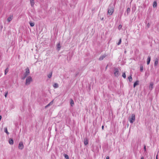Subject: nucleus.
Masks as SVG:
<instances>
[{
	"label": "nucleus",
	"mask_w": 159,
	"mask_h": 159,
	"mask_svg": "<svg viewBox=\"0 0 159 159\" xmlns=\"http://www.w3.org/2000/svg\"><path fill=\"white\" fill-rule=\"evenodd\" d=\"M7 94H8V92L7 91V92H6V93H5V96L6 98L7 97Z\"/></svg>",
	"instance_id": "nucleus-32"
},
{
	"label": "nucleus",
	"mask_w": 159,
	"mask_h": 159,
	"mask_svg": "<svg viewBox=\"0 0 159 159\" xmlns=\"http://www.w3.org/2000/svg\"><path fill=\"white\" fill-rule=\"evenodd\" d=\"M121 39H119V41L118 43H117V45H119L121 43Z\"/></svg>",
	"instance_id": "nucleus-28"
},
{
	"label": "nucleus",
	"mask_w": 159,
	"mask_h": 159,
	"mask_svg": "<svg viewBox=\"0 0 159 159\" xmlns=\"http://www.w3.org/2000/svg\"><path fill=\"white\" fill-rule=\"evenodd\" d=\"M107 56L106 54H104L103 55H101L99 58V60L102 61L103 59Z\"/></svg>",
	"instance_id": "nucleus-7"
},
{
	"label": "nucleus",
	"mask_w": 159,
	"mask_h": 159,
	"mask_svg": "<svg viewBox=\"0 0 159 159\" xmlns=\"http://www.w3.org/2000/svg\"><path fill=\"white\" fill-rule=\"evenodd\" d=\"M122 76L124 78H126V75L125 73H123Z\"/></svg>",
	"instance_id": "nucleus-30"
},
{
	"label": "nucleus",
	"mask_w": 159,
	"mask_h": 159,
	"mask_svg": "<svg viewBox=\"0 0 159 159\" xmlns=\"http://www.w3.org/2000/svg\"><path fill=\"white\" fill-rule=\"evenodd\" d=\"M130 8H128L127 9V10H126V12H127V15H126L127 16L128 15V14L129 13V12H130ZM125 15H126V13H125Z\"/></svg>",
	"instance_id": "nucleus-13"
},
{
	"label": "nucleus",
	"mask_w": 159,
	"mask_h": 159,
	"mask_svg": "<svg viewBox=\"0 0 159 159\" xmlns=\"http://www.w3.org/2000/svg\"><path fill=\"white\" fill-rule=\"evenodd\" d=\"M29 24H30V26H31V27H33L34 25V22H29Z\"/></svg>",
	"instance_id": "nucleus-22"
},
{
	"label": "nucleus",
	"mask_w": 159,
	"mask_h": 159,
	"mask_svg": "<svg viewBox=\"0 0 159 159\" xmlns=\"http://www.w3.org/2000/svg\"><path fill=\"white\" fill-rule=\"evenodd\" d=\"M9 143L11 145H12L13 144V141L12 139H10L9 140Z\"/></svg>",
	"instance_id": "nucleus-14"
},
{
	"label": "nucleus",
	"mask_w": 159,
	"mask_h": 159,
	"mask_svg": "<svg viewBox=\"0 0 159 159\" xmlns=\"http://www.w3.org/2000/svg\"><path fill=\"white\" fill-rule=\"evenodd\" d=\"M114 6L112 4H110L108 9V14L110 15H112L114 11Z\"/></svg>",
	"instance_id": "nucleus-1"
},
{
	"label": "nucleus",
	"mask_w": 159,
	"mask_h": 159,
	"mask_svg": "<svg viewBox=\"0 0 159 159\" xmlns=\"http://www.w3.org/2000/svg\"><path fill=\"white\" fill-rule=\"evenodd\" d=\"M156 159H158V157H157V156H156Z\"/></svg>",
	"instance_id": "nucleus-39"
},
{
	"label": "nucleus",
	"mask_w": 159,
	"mask_h": 159,
	"mask_svg": "<svg viewBox=\"0 0 159 159\" xmlns=\"http://www.w3.org/2000/svg\"><path fill=\"white\" fill-rule=\"evenodd\" d=\"M153 83H151L149 85V88L150 89L151 88V89L153 88Z\"/></svg>",
	"instance_id": "nucleus-23"
},
{
	"label": "nucleus",
	"mask_w": 159,
	"mask_h": 159,
	"mask_svg": "<svg viewBox=\"0 0 159 159\" xmlns=\"http://www.w3.org/2000/svg\"><path fill=\"white\" fill-rule=\"evenodd\" d=\"M143 66H141L140 67V71L141 72L143 71Z\"/></svg>",
	"instance_id": "nucleus-29"
},
{
	"label": "nucleus",
	"mask_w": 159,
	"mask_h": 159,
	"mask_svg": "<svg viewBox=\"0 0 159 159\" xmlns=\"http://www.w3.org/2000/svg\"><path fill=\"white\" fill-rule=\"evenodd\" d=\"M150 24L149 23H148L147 25V27L148 28L149 27H150Z\"/></svg>",
	"instance_id": "nucleus-33"
},
{
	"label": "nucleus",
	"mask_w": 159,
	"mask_h": 159,
	"mask_svg": "<svg viewBox=\"0 0 159 159\" xmlns=\"http://www.w3.org/2000/svg\"><path fill=\"white\" fill-rule=\"evenodd\" d=\"M144 150L145 151H146V146H145V145H144Z\"/></svg>",
	"instance_id": "nucleus-35"
},
{
	"label": "nucleus",
	"mask_w": 159,
	"mask_h": 159,
	"mask_svg": "<svg viewBox=\"0 0 159 159\" xmlns=\"http://www.w3.org/2000/svg\"><path fill=\"white\" fill-rule=\"evenodd\" d=\"M18 148L20 150H22L24 148V145L22 142H20L19 143L18 146Z\"/></svg>",
	"instance_id": "nucleus-6"
},
{
	"label": "nucleus",
	"mask_w": 159,
	"mask_h": 159,
	"mask_svg": "<svg viewBox=\"0 0 159 159\" xmlns=\"http://www.w3.org/2000/svg\"><path fill=\"white\" fill-rule=\"evenodd\" d=\"M88 142H89V141H88V139H87L85 138V139H84V143L85 145H87L88 143Z\"/></svg>",
	"instance_id": "nucleus-10"
},
{
	"label": "nucleus",
	"mask_w": 159,
	"mask_h": 159,
	"mask_svg": "<svg viewBox=\"0 0 159 159\" xmlns=\"http://www.w3.org/2000/svg\"><path fill=\"white\" fill-rule=\"evenodd\" d=\"M70 104L71 106H73V105H74V102L73 100L72 99H71L70 100Z\"/></svg>",
	"instance_id": "nucleus-21"
},
{
	"label": "nucleus",
	"mask_w": 159,
	"mask_h": 159,
	"mask_svg": "<svg viewBox=\"0 0 159 159\" xmlns=\"http://www.w3.org/2000/svg\"><path fill=\"white\" fill-rule=\"evenodd\" d=\"M26 77H25V75H24V76L22 78V80H24Z\"/></svg>",
	"instance_id": "nucleus-34"
},
{
	"label": "nucleus",
	"mask_w": 159,
	"mask_h": 159,
	"mask_svg": "<svg viewBox=\"0 0 159 159\" xmlns=\"http://www.w3.org/2000/svg\"><path fill=\"white\" fill-rule=\"evenodd\" d=\"M106 159H109V156H107L106 157Z\"/></svg>",
	"instance_id": "nucleus-36"
},
{
	"label": "nucleus",
	"mask_w": 159,
	"mask_h": 159,
	"mask_svg": "<svg viewBox=\"0 0 159 159\" xmlns=\"http://www.w3.org/2000/svg\"><path fill=\"white\" fill-rule=\"evenodd\" d=\"M29 74L30 70L29 68L27 67L25 69V72L24 73V75H25V77H27L28 75H29Z\"/></svg>",
	"instance_id": "nucleus-5"
},
{
	"label": "nucleus",
	"mask_w": 159,
	"mask_h": 159,
	"mask_svg": "<svg viewBox=\"0 0 159 159\" xmlns=\"http://www.w3.org/2000/svg\"><path fill=\"white\" fill-rule=\"evenodd\" d=\"M122 25H119V26H118V29L120 30V29L122 28Z\"/></svg>",
	"instance_id": "nucleus-31"
},
{
	"label": "nucleus",
	"mask_w": 159,
	"mask_h": 159,
	"mask_svg": "<svg viewBox=\"0 0 159 159\" xmlns=\"http://www.w3.org/2000/svg\"><path fill=\"white\" fill-rule=\"evenodd\" d=\"M158 60L157 59H156L155 60L154 62V66H156L157 65Z\"/></svg>",
	"instance_id": "nucleus-17"
},
{
	"label": "nucleus",
	"mask_w": 159,
	"mask_h": 159,
	"mask_svg": "<svg viewBox=\"0 0 159 159\" xmlns=\"http://www.w3.org/2000/svg\"><path fill=\"white\" fill-rule=\"evenodd\" d=\"M4 132L7 134H9V133L8 132L7 130V129L6 127L5 128H4Z\"/></svg>",
	"instance_id": "nucleus-25"
},
{
	"label": "nucleus",
	"mask_w": 159,
	"mask_h": 159,
	"mask_svg": "<svg viewBox=\"0 0 159 159\" xmlns=\"http://www.w3.org/2000/svg\"><path fill=\"white\" fill-rule=\"evenodd\" d=\"M114 75L116 77H118L119 75V70L117 68H115L114 69Z\"/></svg>",
	"instance_id": "nucleus-4"
},
{
	"label": "nucleus",
	"mask_w": 159,
	"mask_h": 159,
	"mask_svg": "<svg viewBox=\"0 0 159 159\" xmlns=\"http://www.w3.org/2000/svg\"><path fill=\"white\" fill-rule=\"evenodd\" d=\"M32 81V79L31 76H29L27 77L26 80V82L25 84L26 85H29L30 83Z\"/></svg>",
	"instance_id": "nucleus-2"
},
{
	"label": "nucleus",
	"mask_w": 159,
	"mask_h": 159,
	"mask_svg": "<svg viewBox=\"0 0 159 159\" xmlns=\"http://www.w3.org/2000/svg\"><path fill=\"white\" fill-rule=\"evenodd\" d=\"M102 130L103 129H104V126L103 125H102Z\"/></svg>",
	"instance_id": "nucleus-37"
},
{
	"label": "nucleus",
	"mask_w": 159,
	"mask_h": 159,
	"mask_svg": "<svg viewBox=\"0 0 159 159\" xmlns=\"http://www.w3.org/2000/svg\"><path fill=\"white\" fill-rule=\"evenodd\" d=\"M0 92H2V91L1 90V89H0Z\"/></svg>",
	"instance_id": "nucleus-41"
},
{
	"label": "nucleus",
	"mask_w": 159,
	"mask_h": 159,
	"mask_svg": "<svg viewBox=\"0 0 159 159\" xmlns=\"http://www.w3.org/2000/svg\"><path fill=\"white\" fill-rule=\"evenodd\" d=\"M138 83H139V81H136L135 82H134V85H133L134 88H135L137 85L138 84H139Z\"/></svg>",
	"instance_id": "nucleus-19"
},
{
	"label": "nucleus",
	"mask_w": 159,
	"mask_h": 159,
	"mask_svg": "<svg viewBox=\"0 0 159 159\" xmlns=\"http://www.w3.org/2000/svg\"><path fill=\"white\" fill-rule=\"evenodd\" d=\"M64 156L66 159H69V157L67 155L64 154Z\"/></svg>",
	"instance_id": "nucleus-27"
},
{
	"label": "nucleus",
	"mask_w": 159,
	"mask_h": 159,
	"mask_svg": "<svg viewBox=\"0 0 159 159\" xmlns=\"http://www.w3.org/2000/svg\"><path fill=\"white\" fill-rule=\"evenodd\" d=\"M60 48H61V46H60V43H58L57 45V49L58 51H59L60 49Z\"/></svg>",
	"instance_id": "nucleus-15"
},
{
	"label": "nucleus",
	"mask_w": 159,
	"mask_h": 159,
	"mask_svg": "<svg viewBox=\"0 0 159 159\" xmlns=\"http://www.w3.org/2000/svg\"><path fill=\"white\" fill-rule=\"evenodd\" d=\"M128 78L129 82H131L132 81V78L131 75H130L129 76Z\"/></svg>",
	"instance_id": "nucleus-24"
},
{
	"label": "nucleus",
	"mask_w": 159,
	"mask_h": 159,
	"mask_svg": "<svg viewBox=\"0 0 159 159\" xmlns=\"http://www.w3.org/2000/svg\"><path fill=\"white\" fill-rule=\"evenodd\" d=\"M52 72H50V73L49 74H48V75H47L48 77L49 78H51V77L52 76Z\"/></svg>",
	"instance_id": "nucleus-18"
},
{
	"label": "nucleus",
	"mask_w": 159,
	"mask_h": 159,
	"mask_svg": "<svg viewBox=\"0 0 159 159\" xmlns=\"http://www.w3.org/2000/svg\"><path fill=\"white\" fill-rule=\"evenodd\" d=\"M104 18L103 17H102V18H101V20H103Z\"/></svg>",
	"instance_id": "nucleus-38"
},
{
	"label": "nucleus",
	"mask_w": 159,
	"mask_h": 159,
	"mask_svg": "<svg viewBox=\"0 0 159 159\" xmlns=\"http://www.w3.org/2000/svg\"><path fill=\"white\" fill-rule=\"evenodd\" d=\"M135 120V115L134 114H132L131 115V117L129 118V121L132 124Z\"/></svg>",
	"instance_id": "nucleus-3"
},
{
	"label": "nucleus",
	"mask_w": 159,
	"mask_h": 159,
	"mask_svg": "<svg viewBox=\"0 0 159 159\" xmlns=\"http://www.w3.org/2000/svg\"><path fill=\"white\" fill-rule=\"evenodd\" d=\"M153 6V7H157V2L156 1L154 2Z\"/></svg>",
	"instance_id": "nucleus-26"
},
{
	"label": "nucleus",
	"mask_w": 159,
	"mask_h": 159,
	"mask_svg": "<svg viewBox=\"0 0 159 159\" xmlns=\"http://www.w3.org/2000/svg\"><path fill=\"white\" fill-rule=\"evenodd\" d=\"M53 100L51 101L49 103L47 106H46L45 108H47L50 105H52L53 103Z\"/></svg>",
	"instance_id": "nucleus-12"
},
{
	"label": "nucleus",
	"mask_w": 159,
	"mask_h": 159,
	"mask_svg": "<svg viewBox=\"0 0 159 159\" xmlns=\"http://www.w3.org/2000/svg\"><path fill=\"white\" fill-rule=\"evenodd\" d=\"M30 3L32 7H34L35 2L34 0H30Z\"/></svg>",
	"instance_id": "nucleus-9"
},
{
	"label": "nucleus",
	"mask_w": 159,
	"mask_h": 159,
	"mask_svg": "<svg viewBox=\"0 0 159 159\" xmlns=\"http://www.w3.org/2000/svg\"><path fill=\"white\" fill-rule=\"evenodd\" d=\"M151 60V57L150 56H148L147 58V64L148 65L149 64Z\"/></svg>",
	"instance_id": "nucleus-11"
},
{
	"label": "nucleus",
	"mask_w": 159,
	"mask_h": 159,
	"mask_svg": "<svg viewBox=\"0 0 159 159\" xmlns=\"http://www.w3.org/2000/svg\"><path fill=\"white\" fill-rule=\"evenodd\" d=\"M9 71V69L8 68H7L5 70L4 74L5 75H6Z\"/></svg>",
	"instance_id": "nucleus-20"
},
{
	"label": "nucleus",
	"mask_w": 159,
	"mask_h": 159,
	"mask_svg": "<svg viewBox=\"0 0 159 159\" xmlns=\"http://www.w3.org/2000/svg\"><path fill=\"white\" fill-rule=\"evenodd\" d=\"M144 158H143V157H142L141 158V159H143Z\"/></svg>",
	"instance_id": "nucleus-40"
},
{
	"label": "nucleus",
	"mask_w": 159,
	"mask_h": 159,
	"mask_svg": "<svg viewBox=\"0 0 159 159\" xmlns=\"http://www.w3.org/2000/svg\"><path fill=\"white\" fill-rule=\"evenodd\" d=\"M13 16L10 15L7 18V20L8 22L11 21L13 19Z\"/></svg>",
	"instance_id": "nucleus-8"
},
{
	"label": "nucleus",
	"mask_w": 159,
	"mask_h": 159,
	"mask_svg": "<svg viewBox=\"0 0 159 159\" xmlns=\"http://www.w3.org/2000/svg\"><path fill=\"white\" fill-rule=\"evenodd\" d=\"M53 87L55 88H57L58 87V85L57 83H55L53 85Z\"/></svg>",
	"instance_id": "nucleus-16"
},
{
	"label": "nucleus",
	"mask_w": 159,
	"mask_h": 159,
	"mask_svg": "<svg viewBox=\"0 0 159 159\" xmlns=\"http://www.w3.org/2000/svg\"><path fill=\"white\" fill-rule=\"evenodd\" d=\"M126 52V51H125V53Z\"/></svg>",
	"instance_id": "nucleus-42"
}]
</instances>
